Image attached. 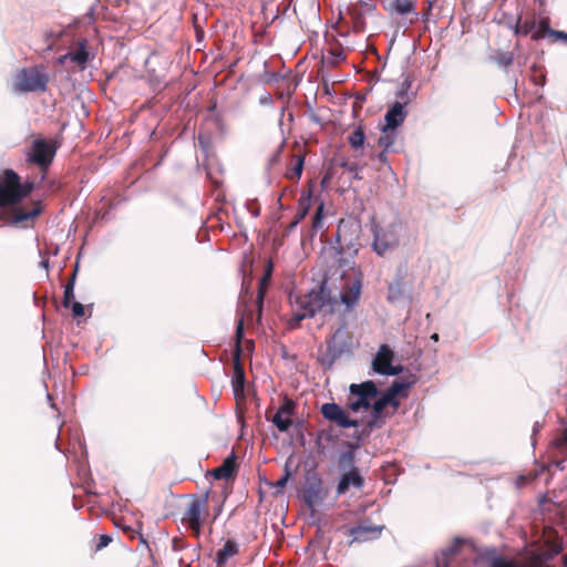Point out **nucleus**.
Returning a JSON list of instances; mask_svg holds the SVG:
<instances>
[{
	"mask_svg": "<svg viewBox=\"0 0 567 567\" xmlns=\"http://www.w3.org/2000/svg\"><path fill=\"white\" fill-rule=\"evenodd\" d=\"M328 495V489L323 486V482L317 475L308 477L306 485L302 491V497L305 503L310 507L315 508L320 505Z\"/></svg>",
	"mask_w": 567,
	"mask_h": 567,
	"instance_id": "9d476101",
	"label": "nucleus"
},
{
	"mask_svg": "<svg viewBox=\"0 0 567 567\" xmlns=\"http://www.w3.org/2000/svg\"><path fill=\"white\" fill-rule=\"evenodd\" d=\"M436 567H449L447 563L441 564L440 560H436Z\"/></svg>",
	"mask_w": 567,
	"mask_h": 567,
	"instance_id": "864d4df0",
	"label": "nucleus"
},
{
	"mask_svg": "<svg viewBox=\"0 0 567 567\" xmlns=\"http://www.w3.org/2000/svg\"><path fill=\"white\" fill-rule=\"evenodd\" d=\"M320 412L326 420L336 423L340 427L349 429L359 425V422L350 419L337 403L322 404Z\"/></svg>",
	"mask_w": 567,
	"mask_h": 567,
	"instance_id": "f8f14e48",
	"label": "nucleus"
},
{
	"mask_svg": "<svg viewBox=\"0 0 567 567\" xmlns=\"http://www.w3.org/2000/svg\"><path fill=\"white\" fill-rule=\"evenodd\" d=\"M34 187L35 185L33 182L27 181L25 183H21V178L17 173V204L21 203L27 196H29L31 192L34 189Z\"/></svg>",
	"mask_w": 567,
	"mask_h": 567,
	"instance_id": "cd10ccee",
	"label": "nucleus"
},
{
	"mask_svg": "<svg viewBox=\"0 0 567 567\" xmlns=\"http://www.w3.org/2000/svg\"><path fill=\"white\" fill-rule=\"evenodd\" d=\"M409 87H410V83H408V81H405L403 83L402 90L396 93V97L400 99V101L394 102L393 105H391L389 107V110L386 111V113L384 115V124L382 125L383 127H385V130H388V131H389V128L396 130L405 121V118L408 116L405 105L409 102V96H408L406 91Z\"/></svg>",
	"mask_w": 567,
	"mask_h": 567,
	"instance_id": "423d86ee",
	"label": "nucleus"
},
{
	"mask_svg": "<svg viewBox=\"0 0 567 567\" xmlns=\"http://www.w3.org/2000/svg\"><path fill=\"white\" fill-rule=\"evenodd\" d=\"M532 80H533V82H534L535 84H537V85H544V84H545L546 76H545V74H543V73H542V74H539V76H537V75H533V76H532Z\"/></svg>",
	"mask_w": 567,
	"mask_h": 567,
	"instance_id": "de8ad7c7",
	"label": "nucleus"
},
{
	"mask_svg": "<svg viewBox=\"0 0 567 567\" xmlns=\"http://www.w3.org/2000/svg\"><path fill=\"white\" fill-rule=\"evenodd\" d=\"M323 226V204L321 203L318 207H317V210L315 213V215L312 216V220H311V229L313 233H317L318 230H320Z\"/></svg>",
	"mask_w": 567,
	"mask_h": 567,
	"instance_id": "4c0bfd02",
	"label": "nucleus"
},
{
	"mask_svg": "<svg viewBox=\"0 0 567 567\" xmlns=\"http://www.w3.org/2000/svg\"><path fill=\"white\" fill-rule=\"evenodd\" d=\"M269 281H270L269 274H265L259 281L258 293H257V299H256L258 318H260L261 313H262L264 299L266 296V291H267Z\"/></svg>",
	"mask_w": 567,
	"mask_h": 567,
	"instance_id": "bb28decb",
	"label": "nucleus"
},
{
	"mask_svg": "<svg viewBox=\"0 0 567 567\" xmlns=\"http://www.w3.org/2000/svg\"><path fill=\"white\" fill-rule=\"evenodd\" d=\"M208 494H205L202 498H194L187 506L182 522L187 524L192 529L194 536L198 538L202 533L203 514H207Z\"/></svg>",
	"mask_w": 567,
	"mask_h": 567,
	"instance_id": "0eeeda50",
	"label": "nucleus"
},
{
	"mask_svg": "<svg viewBox=\"0 0 567 567\" xmlns=\"http://www.w3.org/2000/svg\"><path fill=\"white\" fill-rule=\"evenodd\" d=\"M563 566L567 567V554L563 558Z\"/></svg>",
	"mask_w": 567,
	"mask_h": 567,
	"instance_id": "5fc2aeb1",
	"label": "nucleus"
},
{
	"mask_svg": "<svg viewBox=\"0 0 567 567\" xmlns=\"http://www.w3.org/2000/svg\"><path fill=\"white\" fill-rule=\"evenodd\" d=\"M324 59L328 64L337 65L339 62L346 59V54L342 48L336 47L328 51V55Z\"/></svg>",
	"mask_w": 567,
	"mask_h": 567,
	"instance_id": "c9c22d12",
	"label": "nucleus"
},
{
	"mask_svg": "<svg viewBox=\"0 0 567 567\" xmlns=\"http://www.w3.org/2000/svg\"><path fill=\"white\" fill-rule=\"evenodd\" d=\"M399 244V225L390 224L385 228H374L373 250L379 256H384Z\"/></svg>",
	"mask_w": 567,
	"mask_h": 567,
	"instance_id": "6e6552de",
	"label": "nucleus"
},
{
	"mask_svg": "<svg viewBox=\"0 0 567 567\" xmlns=\"http://www.w3.org/2000/svg\"><path fill=\"white\" fill-rule=\"evenodd\" d=\"M298 309L293 313L291 323H299L307 317L321 315L330 316L334 312L338 301L331 296V291L322 284L318 290H312L297 300Z\"/></svg>",
	"mask_w": 567,
	"mask_h": 567,
	"instance_id": "f257e3e1",
	"label": "nucleus"
},
{
	"mask_svg": "<svg viewBox=\"0 0 567 567\" xmlns=\"http://www.w3.org/2000/svg\"><path fill=\"white\" fill-rule=\"evenodd\" d=\"M535 29L536 30L532 33V39L535 41L543 39L547 34L553 37V32L555 31L549 28L548 19L540 20Z\"/></svg>",
	"mask_w": 567,
	"mask_h": 567,
	"instance_id": "f704fd0d",
	"label": "nucleus"
},
{
	"mask_svg": "<svg viewBox=\"0 0 567 567\" xmlns=\"http://www.w3.org/2000/svg\"><path fill=\"white\" fill-rule=\"evenodd\" d=\"M408 384L394 381L391 386L386 390V394L392 399L393 401V410H396L399 406V401L396 400V396L404 392L408 389Z\"/></svg>",
	"mask_w": 567,
	"mask_h": 567,
	"instance_id": "72a5a7b5",
	"label": "nucleus"
},
{
	"mask_svg": "<svg viewBox=\"0 0 567 567\" xmlns=\"http://www.w3.org/2000/svg\"><path fill=\"white\" fill-rule=\"evenodd\" d=\"M296 402L285 396L282 404L278 408L277 412L271 417V422L280 432H287L292 425V415L295 414Z\"/></svg>",
	"mask_w": 567,
	"mask_h": 567,
	"instance_id": "ddd939ff",
	"label": "nucleus"
},
{
	"mask_svg": "<svg viewBox=\"0 0 567 567\" xmlns=\"http://www.w3.org/2000/svg\"><path fill=\"white\" fill-rule=\"evenodd\" d=\"M58 143L54 140L35 138L31 143L29 150L25 153V159L29 164L35 165L42 172V178L53 163L58 151Z\"/></svg>",
	"mask_w": 567,
	"mask_h": 567,
	"instance_id": "7ed1b4c3",
	"label": "nucleus"
},
{
	"mask_svg": "<svg viewBox=\"0 0 567 567\" xmlns=\"http://www.w3.org/2000/svg\"><path fill=\"white\" fill-rule=\"evenodd\" d=\"M112 542V537L110 535L103 534L97 536L95 544V551H100L103 548L107 547Z\"/></svg>",
	"mask_w": 567,
	"mask_h": 567,
	"instance_id": "a19ab883",
	"label": "nucleus"
},
{
	"mask_svg": "<svg viewBox=\"0 0 567 567\" xmlns=\"http://www.w3.org/2000/svg\"><path fill=\"white\" fill-rule=\"evenodd\" d=\"M68 60H70V56H68V53L64 54V55H61L59 59H58V63L63 65Z\"/></svg>",
	"mask_w": 567,
	"mask_h": 567,
	"instance_id": "8fccbe9b",
	"label": "nucleus"
},
{
	"mask_svg": "<svg viewBox=\"0 0 567 567\" xmlns=\"http://www.w3.org/2000/svg\"><path fill=\"white\" fill-rule=\"evenodd\" d=\"M532 69H533L534 72L537 71V66L536 65H534Z\"/></svg>",
	"mask_w": 567,
	"mask_h": 567,
	"instance_id": "13d9d810",
	"label": "nucleus"
},
{
	"mask_svg": "<svg viewBox=\"0 0 567 567\" xmlns=\"http://www.w3.org/2000/svg\"><path fill=\"white\" fill-rule=\"evenodd\" d=\"M364 485V478L360 474L358 468H352L348 473H344L340 482L337 486V494L342 495L346 494L350 487H354L357 489H361Z\"/></svg>",
	"mask_w": 567,
	"mask_h": 567,
	"instance_id": "dca6fc26",
	"label": "nucleus"
},
{
	"mask_svg": "<svg viewBox=\"0 0 567 567\" xmlns=\"http://www.w3.org/2000/svg\"><path fill=\"white\" fill-rule=\"evenodd\" d=\"M340 237H341V225H339V227H338V231H337V239H338V241L341 244V241H340Z\"/></svg>",
	"mask_w": 567,
	"mask_h": 567,
	"instance_id": "603ef678",
	"label": "nucleus"
},
{
	"mask_svg": "<svg viewBox=\"0 0 567 567\" xmlns=\"http://www.w3.org/2000/svg\"><path fill=\"white\" fill-rule=\"evenodd\" d=\"M343 461H347L349 464L353 462V454L349 452L348 454L343 455Z\"/></svg>",
	"mask_w": 567,
	"mask_h": 567,
	"instance_id": "3c124183",
	"label": "nucleus"
},
{
	"mask_svg": "<svg viewBox=\"0 0 567 567\" xmlns=\"http://www.w3.org/2000/svg\"><path fill=\"white\" fill-rule=\"evenodd\" d=\"M388 152L382 148V151L378 154L377 158L381 164H388Z\"/></svg>",
	"mask_w": 567,
	"mask_h": 567,
	"instance_id": "49530a36",
	"label": "nucleus"
},
{
	"mask_svg": "<svg viewBox=\"0 0 567 567\" xmlns=\"http://www.w3.org/2000/svg\"><path fill=\"white\" fill-rule=\"evenodd\" d=\"M431 339L434 340V341H437L439 340V334L437 333L432 334Z\"/></svg>",
	"mask_w": 567,
	"mask_h": 567,
	"instance_id": "6e6d98bb",
	"label": "nucleus"
},
{
	"mask_svg": "<svg viewBox=\"0 0 567 567\" xmlns=\"http://www.w3.org/2000/svg\"><path fill=\"white\" fill-rule=\"evenodd\" d=\"M348 11L351 17V23H352L353 31L355 33L364 32L365 19H364L363 13L357 7H351V8H349Z\"/></svg>",
	"mask_w": 567,
	"mask_h": 567,
	"instance_id": "a878e982",
	"label": "nucleus"
},
{
	"mask_svg": "<svg viewBox=\"0 0 567 567\" xmlns=\"http://www.w3.org/2000/svg\"><path fill=\"white\" fill-rule=\"evenodd\" d=\"M349 391L348 408L353 412L370 408L371 400L378 395V388L373 381H365L360 384L353 383Z\"/></svg>",
	"mask_w": 567,
	"mask_h": 567,
	"instance_id": "39448f33",
	"label": "nucleus"
},
{
	"mask_svg": "<svg viewBox=\"0 0 567 567\" xmlns=\"http://www.w3.org/2000/svg\"><path fill=\"white\" fill-rule=\"evenodd\" d=\"M311 207V193H303L298 200V209L292 221L287 225L286 233H291L305 219Z\"/></svg>",
	"mask_w": 567,
	"mask_h": 567,
	"instance_id": "f3484780",
	"label": "nucleus"
},
{
	"mask_svg": "<svg viewBox=\"0 0 567 567\" xmlns=\"http://www.w3.org/2000/svg\"><path fill=\"white\" fill-rule=\"evenodd\" d=\"M50 76L43 65L21 69L14 79L13 90L17 93L45 92Z\"/></svg>",
	"mask_w": 567,
	"mask_h": 567,
	"instance_id": "f03ea898",
	"label": "nucleus"
},
{
	"mask_svg": "<svg viewBox=\"0 0 567 567\" xmlns=\"http://www.w3.org/2000/svg\"><path fill=\"white\" fill-rule=\"evenodd\" d=\"M351 350V337L343 323L327 340V353L322 358V363L331 367L343 353Z\"/></svg>",
	"mask_w": 567,
	"mask_h": 567,
	"instance_id": "20e7f679",
	"label": "nucleus"
},
{
	"mask_svg": "<svg viewBox=\"0 0 567 567\" xmlns=\"http://www.w3.org/2000/svg\"><path fill=\"white\" fill-rule=\"evenodd\" d=\"M236 471V456L233 453L223 461L221 465L212 471V475L215 480H229L235 477Z\"/></svg>",
	"mask_w": 567,
	"mask_h": 567,
	"instance_id": "a211bd4d",
	"label": "nucleus"
},
{
	"mask_svg": "<svg viewBox=\"0 0 567 567\" xmlns=\"http://www.w3.org/2000/svg\"><path fill=\"white\" fill-rule=\"evenodd\" d=\"M554 444L560 452L567 453V429H564L561 435L555 439Z\"/></svg>",
	"mask_w": 567,
	"mask_h": 567,
	"instance_id": "ea45409f",
	"label": "nucleus"
},
{
	"mask_svg": "<svg viewBox=\"0 0 567 567\" xmlns=\"http://www.w3.org/2000/svg\"><path fill=\"white\" fill-rule=\"evenodd\" d=\"M463 546V540L461 538H454L453 543L442 551V558L439 559L441 564L450 561L460 553L461 547Z\"/></svg>",
	"mask_w": 567,
	"mask_h": 567,
	"instance_id": "c85d7f7f",
	"label": "nucleus"
},
{
	"mask_svg": "<svg viewBox=\"0 0 567 567\" xmlns=\"http://www.w3.org/2000/svg\"><path fill=\"white\" fill-rule=\"evenodd\" d=\"M360 292L361 282L359 280H355L352 282L351 286H349L348 291L341 293V300L348 307H351L358 301Z\"/></svg>",
	"mask_w": 567,
	"mask_h": 567,
	"instance_id": "b1692460",
	"label": "nucleus"
},
{
	"mask_svg": "<svg viewBox=\"0 0 567 567\" xmlns=\"http://www.w3.org/2000/svg\"><path fill=\"white\" fill-rule=\"evenodd\" d=\"M536 28V21L534 19L520 21L518 20L515 27V34L527 35L532 33Z\"/></svg>",
	"mask_w": 567,
	"mask_h": 567,
	"instance_id": "e433bc0d",
	"label": "nucleus"
},
{
	"mask_svg": "<svg viewBox=\"0 0 567 567\" xmlns=\"http://www.w3.org/2000/svg\"><path fill=\"white\" fill-rule=\"evenodd\" d=\"M78 45V50L68 52V56H70V60L74 62L81 70H84L90 60V54L86 50V41L81 40Z\"/></svg>",
	"mask_w": 567,
	"mask_h": 567,
	"instance_id": "aec40b11",
	"label": "nucleus"
},
{
	"mask_svg": "<svg viewBox=\"0 0 567 567\" xmlns=\"http://www.w3.org/2000/svg\"><path fill=\"white\" fill-rule=\"evenodd\" d=\"M404 293V287L402 282V278H399L392 282L389 284L388 287V300L390 302L398 301L403 297Z\"/></svg>",
	"mask_w": 567,
	"mask_h": 567,
	"instance_id": "2f4dec72",
	"label": "nucleus"
},
{
	"mask_svg": "<svg viewBox=\"0 0 567 567\" xmlns=\"http://www.w3.org/2000/svg\"><path fill=\"white\" fill-rule=\"evenodd\" d=\"M186 547V544L183 539L181 538H174L172 540V548L174 551H181L183 550L184 548Z\"/></svg>",
	"mask_w": 567,
	"mask_h": 567,
	"instance_id": "c03bdc74",
	"label": "nucleus"
},
{
	"mask_svg": "<svg viewBox=\"0 0 567 567\" xmlns=\"http://www.w3.org/2000/svg\"><path fill=\"white\" fill-rule=\"evenodd\" d=\"M495 61L498 65L507 68L513 64L514 54L512 52L501 53L495 58Z\"/></svg>",
	"mask_w": 567,
	"mask_h": 567,
	"instance_id": "58836bf2",
	"label": "nucleus"
},
{
	"mask_svg": "<svg viewBox=\"0 0 567 567\" xmlns=\"http://www.w3.org/2000/svg\"><path fill=\"white\" fill-rule=\"evenodd\" d=\"M75 278H76V268L72 272L68 284L64 286V293H63V300H62V305L64 308H69L71 306L72 299L74 298Z\"/></svg>",
	"mask_w": 567,
	"mask_h": 567,
	"instance_id": "473e14b6",
	"label": "nucleus"
},
{
	"mask_svg": "<svg viewBox=\"0 0 567 567\" xmlns=\"http://www.w3.org/2000/svg\"><path fill=\"white\" fill-rule=\"evenodd\" d=\"M305 164V156L303 155H296L291 159L285 176L290 181H299L302 174Z\"/></svg>",
	"mask_w": 567,
	"mask_h": 567,
	"instance_id": "5701e85b",
	"label": "nucleus"
},
{
	"mask_svg": "<svg viewBox=\"0 0 567 567\" xmlns=\"http://www.w3.org/2000/svg\"><path fill=\"white\" fill-rule=\"evenodd\" d=\"M389 405L393 406V401L386 393H384L372 406V420L369 422L370 426L377 424L378 420L384 416V410Z\"/></svg>",
	"mask_w": 567,
	"mask_h": 567,
	"instance_id": "412c9836",
	"label": "nucleus"
},
{
	"mask_svg": "<svg viewBox=\"0 0 567 567\" xmlns=\"http://www.w3.org/2000/svg\"><path fill=\"white\" fill-rule=\"evenodd\" d=\"M365 133L361 125L357 126L348 136V143L354 151H363Z\"/></svg>",
	"mask_w": 567,
	"mask_h": 567,
	"instance_id": "393cba45",
	"label": "nucleus"
},
{
	"mask_svg": "<svg viewBox=\"0 0 567 567\" xmlns=\"http://www.w3.org/2000/svg\"><path fill=\"white\" fill-rule=\"evenodd\" d=\"M553 37H555L556 39L564 40V41L567 43V32H564V31H554V32H553Z\"/></svg>",
	"mask_w": 567,
	"mask_h": 567,
	"instance_id": "09e8293b",
	"label": "nucleus"
},
{
	"mask_svg": "<svg viewBox=\"0 0 567 567\" xmlns=\"http://www.w3.org/2000/svg\"><path fill=\"white\" fill-rule=\"evenodd\" d=\"M243 336H244V322H243V320H239L237 328H236V332H235V339H236L235 350L239 349L241 351L240 342H241Z\"/></svg>",
	"mask_w": 567,
	"mask_h": 567,
	"instance_id": "79ce46f5",
	"label": "nucleus"
},
{
	"mask_svg": "<svg viewBox=\"0 0 567 567\" xmlns=\"http://www.w3.org/2000/svg\"><path fill=\"white\" fill-rule=\"evenodd\" d=\"M393 358L394 353L388 344L380 346L372 361L373 370L383 375H398L402 371V367H393Z\"/></svg>",
	"mask_w": 567,
	"mask_h": 567,
	"instance_id": "9b49d317",
	"label": "nucleus"
},
{
	"mask_svg": "<svg viewBox=\"0 0 567 567\" xmlns=\"http://www.w3.org/2000/svg\"><path fill=\"white\" fill-rule=\"evenodd\" d=\"M390 9L398 14H408L415 10V2L413 0H394L390 4Z\"/></svg>",
	"mask_w": 567,
	"mask_h": 567,
	"instance_id": "c756f323",
	"label": "nucleus"
},
{
	"mask_svg": "<svg viewBox=\"0 0 567 567\" xmlns=\"http://www.w3.org/2000/svg\"><path fill=\"white\" fill-rule=\"evenodd\" d=\"M265 274H269V277L271 276V265L268 266V268H267Z\"/></svg>",
	"mask_w": 567,
	"mask_h": 567,
	"instance_id": "4d7b16f0",
	"label": "nucleus"
},
{
	"mask_svg": "<svg viewBox=\"0 0 567 567\" xmlns=\"http://www.w3.org/2000/svg\"><path fill=\"white\" fill-rule=\"evenodd\" d=\"M234 361V373L231 378V385L234 390L235 398L244 399V389H245V370L240 362V350H235L233 355Z\"/></svg>",
	"mask_w": 567,
	"mask_h": 567,
	"instance_id": "2eb2a0df",
	"label": "nucleus"
},
{
	"mask_svg": "<svg viewBox=\"0 0 567 567\" xmlns=\"http://www.w3.org/2000/svg\"><path fill=\"white\" fill-rule=\"evenodd\" d=\"M238 544L234 539H227L223 548L216 553L215 563L217 567H224L230 557L238 554Z\"/></svg>",
	"mask_w": 567,
	"mask_h": 567,
	"instance_id": "6ab92c4d",
	"label": "nucleus"
},
{
	"mask_svg": "<svg viewBox=\"0 0 567 567\" xmlns=\"http://www.w3.org/2000/svg\"><path fill=\"white\" fill-rule=\"evenodd\" d=\"M398 132L394 128L385 130V127L381 126V135L378 140V145L384 151H394V144L398 140Z\"/></svg>",
	"mask_w": 567,
	"mask_h": 567,
	"instance_id": "4be33fe9",
	"label": "nucleus"
},
{
	"mask_svg": "<svg viewBox=\"0 0 567 567\" xmlns=\"http://www.w3.org/2000/svg\"><path fill=\"white\" fill-rule=\"evenodd\" d=\"M17 173L7 168L0 174V207L17 205Z\"/></svg>",
	"mask_w": 567,
	"mask_h": 567,
	"instance_id": "1a4fd4ad",
	"label": "nucleus"
},
{
	"mask_svg": "<svg viewBox=\"0 0 567 567\" xmlns=\"http://www.w3.org/2000/svg\"><path fill=\"white\" fill-rule=\"evenodd\" d=\"M72 313H73L74 318L83 317L84 316V306L80 302H73Z\"/></svg>",
	"mask_w": 567,
	"mask_h": 567,
	"instance_id": "37998d69",
	"label": "nucleus"
},
{
	"mask_svg": "<svg viewBox=\"0 0 567 567\" xmlns=\"http://www.w3.org/2000/svg\"><path fill=\"white\" fill-rule=\"evenodd\" d=\"M383 528L384 526H375L367 520L362 522L360 525L351 527L348 530V535L352 537L350 544L375 539L380 536Z\"/></svg>",
	"mask_w": 567,
	"mask_h": 567,
	"instance_id": "4468645a",
	"label": "nucleus"
},
{
	"mask_svg": "<svg viewBox=\"0 0 567 567\" xmlns=\"http://www.w3.org/2000/svg\"><path fill=\"white\" fill-rule=\"evenodd\" d=\"M289 477H290V473L288 470H286L285 475L276 482L275 486L278 488H284L287 485Z\"/></svg>",
	"mask_w": 567,
	"mask_h": 567,
	"instance_id": "a18cd8bd",
	"label": "nucleus"
},
{
	"mask_svg": "<svg viewBox=\"0 0 567 567\" xmlns=\"http://www.w3.org/2000/svg\"><path fill=\"white\" fill-rule=\"evenodd\" d=\"M40 213H41L40 205H35L31 210H24L23 208H18L14 212L13 221L19 224L22 221L30 220V219H33L37 216H39Z\"/></svg>",
	"mask_w": 567,
	"mask_h": 567,
	"instance_id": "7c9ffc66",
	"label": "nucleus"
}]
</instances>
